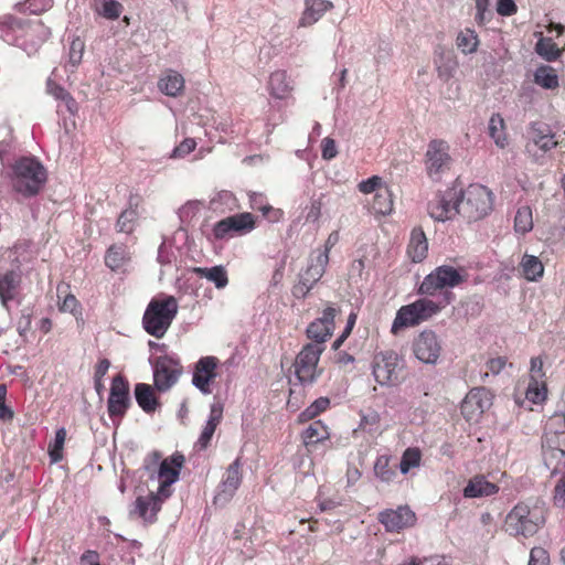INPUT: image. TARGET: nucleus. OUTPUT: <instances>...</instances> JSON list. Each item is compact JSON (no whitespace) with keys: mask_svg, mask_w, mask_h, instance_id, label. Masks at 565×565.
Instances as JSON below:
<instances>
[{"mask_svg":"<svg viewBox=\"0 0 565 565\" xmlns=\"http://www.w3.org/2000/svg\"><path fill=\"white\" fill-rule=\"evenodd\" d=\"M178 310V300L173 296L160 295L152 298L142 317L145 331L157 339L163 338L177 317Z\"/></svg>","mask_w":565,"mask_h":565,"instance_id":"1","label":"nucleus"},{"mask_svg":"<svg viewBox=\"0 0 565 565\" xmlns=\"http://www.w3.org/2000/svg\"><path fill=\"white\" fill-rule=\"evenodd\" d=\"M47 179L46 170L35 158L23 157L12 167V186L23 196H33L40 192Z\"/></svg>","mask_w":565,"mask_h":565,"instance_id":"2","label":"nucleus"},{"mask_svg":"<svg viewBox=\"0 0 565 565\" xmlns=\"http://www.w3.org/2000/svg\"><path fill=\"white\" fill-rule=\"evenodd\" d=\"M457 209L459 215L468 222L482 220L493 209V194L484 185L470 184L467 189L459 190Z\"/></svg>","mask_w":565,"mask_h":565,"instance_id":"3","label":"nucleus"},{"mask_svg":"<svg viewBox=\"0 0 565 565\" xmlns=\"http://www.w3.org/2000/svg\"><path fill=\"white\" fill-rule=\"evenodd\" d=\"M440 311V307L428 298H419L409 305L402 306L395 316L391 331L394 334L405 328L418 326Z\"/></svg>","mask_w":565,"mask_h":565,"instance_id":"4","label":"nucleus"},{"mask_svg":"<svg viewBox=\"0 0 565 565\" xmlns=\"http://www.w3.org/2000/svg\"><path fill=\"white\" fill-rule=\"evenodd\" d=\"M544 523L539 509H531L524 503L516 504L505 518V531L514 536L534 535Z\"/></svg>","mask_w":565,"mask_h":565,"instance_id":"5","label":"nucleus"},{"mask_svg":"<svg viewBox=\"0 0 565 565\" xmlns=\"http://www.w3.org/2000/svg\"><path fill=\"white\" fill-rule=\"evenodd\" d=\"M323 351L324 345L308 343L297 354L294 362V372L300 384H313L321 375L322 369L318 366V363Z\"/></svg>","mask_w":565,"mask_h":565,"instance_id":"6","label":"nucleus"},{"mask_svg":"<svg viewBox=\"0 0 565 565\" xmlns=\"http://www.w3.org/2000/svg\"><path fill=\"white\" fill-rule=\"evenodd\" d=\"M466 280L463 270L452 266L441 265L424 277L419 285L418 294L435 296L444 289H451Z\"/></svg>","mask_w":565,"mask_h":565,"instance_id":"7","label":"nucleus"},{"mask_svg":"<svg viewBox=\"0 0 565 565\" xmlns=\"http://www.w3.org/2000/svg\"><path fill=\"white\" fill-rule=\"evenodd\" d=\"M256 227L255 217L249 212H243L224 217L216 222L212 228V236L216 241H227L235 236H243Z\"/></svg>","mask_w":565,"mask_h":565,"instance_id":"8","label":"nucleus"},{"mask_svg":"<svg viewBox=\"0 0 565 565\" xmlns=\"http://www.w3.org/2000/svg\"><path fill=\"white\" fill-rule=\"evenodd\" d=\"M402 367V362L396 352L384 351L374 356L372 373L380 385L391 386L398 383Z\"/></svg>","mask_w":565,"mask_h":565,"instance_id":"9","label":"nucleus"},{"mask_svg":"<svg viewBox=\"0 0 565 565\" xmlns=\"http://www.w3.org/2000/svg\"><path fill=\"white\" fill-rule=\"evenodd\" d=\"M329 257L326 253L312 252L309 256L308 266L299 275V281L294 287V295L298 298H305L315 285L322 278Z\"/></svg>","mask_w":565,"mask_h":565,"instance_id":"10","label":"nucleus"},{"mask_svg":"<svg viewBox=\"0 0 565 565\" xmlns=\"http://www.w3.org/2000/svg\"><path fill=\"white\" fill-rule=\"evenodd\" d=\"M183 463L184 456L175 452L161 460L158 470L150 475L151 479L157 478L159 481L157 492L161 499H168L172 494L170 487L179 480Z\"/></svg>","mask_w":565,"mask_h":565,"instance_id":"11","label":"nucleus"},{"mask_svg":"<svg viewBox=\"0 0 565 565\" xmlns=\"http://www.w3.org/2000/svg\"><path fill=\"white\" fill-rule=\"evenodd\" d=\"M459 202V190L448 188L437 192L427 205L428 215L437 222H446L459 214L457 203Z\"/></svg>","mask_w":565,"mask_h":565,"instance_id":"12","label":"nucleus"},{"mask_svg":"<svg viewBox=\"0 0 565 565\" xmlns=\"http://www.w3.org/2000/svg\"><path fill=\"white\" fill-rule=\"evenodd\" d=\"M492 405V395L486 387L472 388L461 403V414L466 420L477 423Z\"/></svg>","mask_w":565,"mask_h":565,"instance_id":"13","label":"nucleus"},{"mask_svg":"<svg viewBox=\"0 0 565 565\" xmlns=\"http://www.w3.org/2000/svg\"><path fill=\"white\" fill-rule=\"evenodd\" d=\"M449 146L443 140H431L426 151V170L430 178L438 179L449 169Z\"/></svg>","mask_w":565,"mask_h":565,"instance_id":"14","label":"nucleus"},{"mask_svg":"<svg viewBox=\"0 0 565 565\" xmlns=\"http://www.w3.org/2000/svg\"><path fill=\"white\" fill-rule=\"evenodd\" d=\"M4 263V259L0 257V302L2 307L8 309L10 302H21V275L19 270L6 268Z\"/></svg>","mask_w":565,"mask_h":565,"instance_id":"15","label":"nucleus"},{"mask_svg":"<svg viewBox=\"0 0 565 565\" xmlns=\"http://www.w3.org/2000/svg\"><path fill=\"white\" fill-rule=\"evenodd\" d=\"M218 359L212 355L201 358L195 364L192 374V385L202 394L212 393V383L217 377Z\"/></svg>","mask_w":565,"mask_h":565,"instance_id":"16","label":"nucleus"},{"mask_svg":"<svg viewBox=\"0 0 565 565\" xmlns=\"http://www.w3.org/2000/svg\"><path fill=\"white\" fill-rule=\"evenodd\" d=\"M413 351L420 362L435 364L441 353V343L434 331L425 330L415 338Z\"/></svg>","mask_w":565,"mask_h":565,"instance_id":"17","label":"nucleus"},{"mask_svg":"<svg viewBox=\"0 0 565 565\" xmlns=\"http://www.w3.org/2000/svg\"><path fill=\"white\" fill-rule=\"evenodd\" d=\"M130 404L127 381L117 375L113 379L107 408L110 417L122 416Z\"/></svg>","mask_w":565,"mask_h":565,"instance_id":"18","label":"nucleus"},{"mask_svg":"<svg viewBox=\"0 0 565 565\" xmlns=\"http://www.w3.org/2000/svg\"><path fill=\"white\" fill-rule=\"evenodd\" d=\"M544 379L545 373L543 371L542 359L539 356L532 358L530 365V381L525 392V396L530 402L539 404L545 401L547 390Z\"/></svg>","mask_w":565,"mask_h":565,"instance_id":"19","label":"nucleus"},{"mask_svg":"<svg viewBox=\"0 0 565 565\" xmlns=\"http://www.w3.org/2000/svg\"><path fill=\"white\" fill-rule=\"evenodd\" d=\"M338 310L328 306L323 311L322 316L312 321L307 328L308 338L312 339L313 343H323L332 335L334 330V318Z\"/></svg>","mask_w":565,"mask_h":565,"instance_id":"20","label":"nucleus"},{"mask_svg":"<svg viewBox=\"0 0 565 565\" xmlns=\"http://www.w3.org/2000/svg\"><path fill=\"white\" fill-rule=\"evenodd\" d=\"M241 467L242 465L238 458L228 466L214 497L215 503L224 504L234 497L242 483Z\"/></svg>","mask_w":565,"mask_h":565,"instance_id":"21","label":"nucleus"},{"mask_svg":"<svg viewBox=\"0 0 565 565\" xmlns=\"http://www.w3.org/2000/svg\"><path fill=\"white\" fill-rule=\"evenodd\" d=\"M180 369L178 364L167 358L159 356L153 365V381L159 391H168L174 385L180 376Z\"/></svg>","mask_w":565,"mask_h":565,"instance_id":"22","label":"nucleus"},{"mask_svg":"<svg viewBox=\"0 0 565 565\" xmlns=\"http://www.w3.org/2000/svg\"><path fill=\"white\" fill-rule=\"evenodd\" d=\"M379 519L388 532H399L414 525L416 521L415 513L408 507L385 510L380 513Z\"/></svg>","mask_w":565,"mask_h":565,"instance_id":"23","label":"nucleus"},{"mask_svg":"<svg viewBox=\"0 0 565 565\" xmlns=\"http://www.w3.org/2000/svg\"><path fill=\"white\" fill-rule=\"evenodd\" d=\"M433 63L438 78L443 82H448L452 78L458 68V61L455 54L441 46L434 51Z\"/></svg>","mask_w":565,"mask_h":565,"instance_id":"24","label":"nucleus"},{"mask_svg":"<svg viewBox=\"0 0 565 565\" xmlns=\"http://www.w3.org/2000/svg\"><path fill=\"white\" fill-rule=\"evenodd\" d=\"M530 142L527 150L531 152L532 147L539 148L542 152H547L557 146L555 136L547 125L535 122L531 126Z\"/></svg>","mask_w":565,"mask_h":565,"instance_id":"25","label":"nucleus"},{"mask_svg":"<svg viewBox=\"0 0 565 565\" xmlns=\"http://www.w3.org/2000/svg\"><path fill=\"white\" fill-rule=\"evenodd\" d=\"M269 95L276 99H287L294 90L292 81L284 70H277L270 73L267 84Z\"/></svg>","mask_w":565,"mask_h":565,"instance_id":"26","label":"nucleus"},{"mask_svg":"<svg viewBox=\"0 0 565 565\" xmlns=\"http://www.w3.org/2000/svg\"><path fill=\"white\" fill-rule=\"evenodd\" d=\"M565 448V418L557 416L552 418L545 429L542 449Z\"/></svg>","mask_w":565,"mask_h":565,"instance_id":"27","label":"nucleus"},{"mask_svg":"<svg viewBox=\"0 0 565 565\" xmlns=\"http://www.w3.org/2000/svg\"><path fill=\"white\" fill-rule=\"evenodd\" d=\"M164 500L159 497L158 492H151L146 497H138L135 503V513L146 522H153Z\"/></svg>","mask_w":565,"mask_h":565,"instance_id":"28","label":"nucleus"},{"mask_svg":"<svg viewBox=\"0 0 565 565\" xmlns=\"http://www.w3.org/2000/svg\"><path fill=\"white\" fill-rule=\"evenodd\" d=\"M332 8L333 3L328 0H306L305 10L299 20V26L306 28L315 24Z\"/></svg>","mask_w":565,"mask_h":565,"instance_id":"29","label":"nucleus"},{"mask_svg":"<svg viewBox=\"0 0 565 565\" xmlns=\"http://www.w3.org/2000/svg\"><path fill=\"white\" fill-rule=\"evenodd\" d=\"M184 77L174 70H167L158 81V88L170 97L179 96L184 89Z\"/></svg>","mask_w":565,"mask_h":565,"instance_id":"30","label":"nucleus"},{"mask_svg":"<svg viewBox=\"0 0 565 565\" xmlns=\"http://www.w3.org/2000/svg\"><path fill=\"white\" fill-rule=\"evenodd\" d=\"M499 487L486 479L484 476H475L463 489L465 498H482L495 494Z\"/></svg>","mask_w":565,"mask_h":565,"instance_id":"31","label":"nucleus"},{"mask_svg":"<svg viewBox=\"0 0 565 565\" xmlns=\"http://www.w3.org/2000/svg\"><path fill=\"white\" fill-rule=\"evenodd\" d=\"M428 253V241L420 227H415L409 237L407 254L414 263L423 262Z\"/></svg>","mask_w":565,"mask_h":565,"instance_id":"32","label":"nucleus"},{"mask_svg":"<svg viewBox=\"0 0 565 565\" xmlns=\"http://www.w3.org/2000/svg\"><path fill=\"white\" fill-rule=\"evenodd\" d=\"M223 417V405L221 403H213L210 408V415L202 433L198 439V444L201 448H206L210 444L216 427L221 423Z\"/></svg>","mask_w":565,"mask_h":565,"instance_id":"33","label":"nucleus"},{"mask_svg":"<svg viewBox=\"0 0 565 565\" xmlns=\"http://www.w3.org/2000/svg\"><path fill=\"white\" fill-rule=\"evenodd\" d=\"M525 280L539 281L544 275V265L537 256L524 254L519 264Z\"/></svg>","mask_w":565,"mask_h":565,"instance_id":"34","label":"nucleus"},{"mask_svg":"<svg viewBox=\"0 0 565 565\" xmlns=\"http://www.w3.org/2000/svg\"><path fill=\"white\" fill-rule=\"evenodd\" d=\"M488 134L498 148L504 149L508 147L509 138L507 135V126L500 114L491 115L488 122Z\"/></svg>","mask_w":565,"mask_h":565,"instance_id":"35","label":"nucleus"},{"mask_svg":"<svg viewBox=\"0 0 565 565\" xmlns=\"http://www.w3.org/2000/svg\"><path fill=\"white\" fill-rule=\"evenodd\" d=\"M249 203L252 209L259 211L264 217L273 223L279 222L284 215L280 209H275L269 205L262 193H250Z\"/></svg>","mask_w":565,"mask_h":565,"instance_id":"36","label":"nucleus"},{"mask_svg":"<svg viewBox=\"0 0 565 565\" xmlns=\"http://www.w3.org/2000/svg\"><path fill=\"white\" fill-rule=\"evenodd\" d=\"M211 209L217 213H228L238 209L235 195L226 190L217 192L210 201Z\"/></svg>","mask_w":565,"mask_h":565,"instance_id":"37","label":"nucleus"},{"mask_svg":"<svg viewBox=\"0 0 565 565\" xmlns=\"http://www.w3.org/2000/svg\"><path fill=\"white\" fill-rule=\"evenodd\" d=\"M534 83L544 89H555L559 86L558 75L550 65H540L533 74Z\"/></svg>","mask_w":565,"mask_h":565,"instance_id":"38","label":"nucleus"},{"mask_svg":"<svg viewBox=\"0 0 565 565\" xmlns=\"http://www.w3.org/2000/svg\"><path fill=\"white\" fill-rule=\"evenodd\" d=\"M194 271L202 278L213 282L217 289H223L228 284V277L226 269L218 265L213 267H198Z\"/></svg>","mask_w":565,"mask_h":565,"instance_id":"39","label":"nucleus"},{"mask_svg":"<svg viewBox=\"0 0 565 565\" xmlns=\"http://www.w3.org/2000/svg\"><path fill=\"white\" fill-rule=\"evenodd\" d=\"M135 397L137 404L146 413H151L156 409L158 402L154 397L153 391L150 385L138 383L135 386Z\"/></svg>","mask_w":565,"mask_h":565,"instance_id":"40","label":"nucleus"},{"mask_svg":"<svg viewBox=\"0 0 565 565\" xmlns=\"http://www.w3.org/2000/svg\"><path fill=\"white\" fill-rule=\"evenodd\" d=\"M535 52L546 62H554L562 56L564 49H558L551 38L541 36L535 44Z\"/></svg>","mask_w":565,"mask_h":565,"instance_id":"41","label":"nucleus"},{"mask_svg":"<svg viewBox=\"0 0 565 565\" xmlns=\"http://www.w3.org/2000/svg\"><path fill=\"white\" fill-rule=\"evenodd\" d=\"M393 193L388 185L374 195L372 209L380 215H390L393 212Z\"/></svg>","mask_w":565,"mask_h":565,"instance_id":"42","label":"nucleus"},{"mask_svg":"<svg viewBox=\"0 0 565 565\" xmlns=\"http://www.w3.org/2000/svg\"><path fill=\"white\" fill-rule=\"evenodd\" d=\"M456 45L462 54H472L477 52L479 46L478 34L469 28L461 30L457 35Z\"/></svg>","mask_w":565,"mask_h":565,"instance_id":"43","label":"nucleus"},{"mask_svg":"<svg viewBox=\"0 0 565 565\" xmlns=\"http://www.w3.org/2000/svg\"><path fill=\"white\" fill-rule=\"evenodd\" d=\"M46 90L56 100H61L65 105L68 113H76L77 105L75 99L62 86L57 85L51 78H49L46 82Z\"/></svg>","mask_w":565,"mask_h":565,"instance_id":"44","label":"nucleus"},{"mask_svg":"<svg viewBox=\"0 0 565 565\" xmlns=\"http://www.w3.org/2000/svg\"><path fill=\"white\" fill-rule=\"evenodd\" d=\"M128 260L129 253L122 245L110 246L105 256V263L111 270L121 268Z\"/></svg>","mask_w":565,"mask_h":565,"instance_id":"45","label":"nucleus"},{"mask_svg":"<svg viewBox=\"0 0 565 565\" xmlns=\"http://www.w3.org/2000/svg\"><path fill=\"white\" fill-rule=\"evenodd\" d=\"M543 460L547 469L558 472L565 467V448L543 449Z\"/></svg>","mask_w":565,"mask_h":565,"instance_id":"46","label":"nucleus"},{"mask_svg":"<svg viewBox=\"0 0 565 565\" xmlns=\"http://www.w3.org/2000/svg\"><path fill=\"white\" fill-rule=\"evenodd\" d=\"M329 438L328 427L320 420H316L309 425L303 431V440L308 444H316Z\"/></svg>","mask_w":565,"mask_h":565,"instance_id":"47","label":"nucleus"},{"mask_svg":"<svg viewBox=\"0 0 565 565\" xmlns=\"http://www.w3.org/2000/svg\"><path fill=\"white\" fill-rule=\"evenodd\" d=\"M533 228L532 210L529 206H521L514 217V230L516 233L526 234Z\"/></svg>","mask_w":565,"mask_h":565,"instance_id":"48","label":"nucleus"},{"mask_svg":"<svg viewBox=\"0 0 565 565\" xmlns=\"http://www.w3.org/2000/svg\"><path fill=\"white\" fill-rule=\"evenodd\" d=\"M422 454L418 448H407L401 459L399 469L403 475H406L412 468L419 466Z\"/></svg>","mask_w":565,"mask_h":565,"instance_id":"49","label":"nucleus"},{"mask_svg":"<svg viewBox=\"0 0 565 565\" xmlns=\"http://www.w3.org/2000/svg\"><path fill=\"white\" fill-rule=\"evenodd\" d=\"M329 405L330 401L328 397H319L299 415V418L301 422L312 419L320 413L324 412Z\"/></svg>","mask_w":565,"mask_h":565,"instance_id":"50","label":"nucleus"},{"mask_svg":"<svg viewBox=\"0 0 565 565\" xmlns=\"http://www.w3.org/2000/svg\"><path fill=\"white\" fill-rule=\"evenodd\" d=\"M380 422V414L374 409H369L361 414L360 428L369 433H379Z\"/></svg>","mask_w":565,"mask_h":565,"instance_id":"51","label":"nucleus"},{"mask_svg":"<svg viewBox=\"0 0 565 565\" xmlns=\"http://www.w3.org/2000/svg\"><path fill=\"white\" fill-rule=\"evenodd\" d=\"M386 182L380 175H372L366 180H362L358 184V190L363 194H376L386 186Z\"/></svg>","mask_w":565,"mask_h":565,"instance_id":"52","label":"nucleus"},{"mask_svg":"<svg viewBox=\"0 0 565 565\" xmlns=\"http://www.w3.org/2000/svg\"><path fill=\"white\" fill-rule=\"evenodd\" d=\"M137 220L136 210L128 209L121 212L117 221V230L121 233H131L135 228V223Z\"/></svg>","mask_w":565,"mask_h":565,"instance_id":"53","label":"nucleus"},{"mask_svg":"<svg viewBox=\"0 0 565 565\" xmlns=\"http://www.w3.org/2000/svg\"><path fill=\"white\" fill-rule=\"evenodd\" d=\"M66 437V430L64 428H60L56 430L55 439L52 445L49 447V454L52 462H58L62 459V449L64 446Z\"/></svg>","mask_w":565,"mask_h":565,"instance_id":"54","label":"nucleus"},{"mask_svg":"<svg viewBox=\"0 0 565 565\" xmlns=\"http://www.w3.org/2000/svg\"><path fill=\"white\" fill-rule=\"evenodd\" d=\"M122 7L116 0H103L98 13L108 20H116L119 18Z\"/></svg>","mask_w":565,"mask_h":565,"instance_id":"55","label":"nucleus"},{"mask_svg":"<svg viewBox=\"0 0 565 565\" xmlns=\"http://www.w3.org/2000/svg\"><path fill=\"white\" fill-rule=\"evenodd\" d=\"M84 50V41L79 38H76L71 42L68 52V63L73 68H75L82 62Z\"/></svg>","mask_w":565,"mask_h":565,"instance_id":"56","label":"nucleus"},{"mask_svg":"<svg viewBox=\"0 0 565 565\" xmlns=\"http://www.w3.org/2000/svg\"><path fill=\"white\" fill-rule=\"evenodd\" d=\"M374 472L376 477L384 482L391 481L395 476V472L388 468V459L386 457H380L376 459Z\"/></svg>","mask_w":565,"mask_h":565,"instance_id":"57","label":"nucleus"},{"mask_svg":"<svg viewBox=\"0 0 565 565\" xmlns=\"http://www.w3.org/2000/svg\"><path fill=\"white\" fill-rule=\"evenodd\" d=\"M196 147V141L193 138H185L179 146H177L170 158L172 159H181L191 153Z\"/></svg>","mask_w":565,"mask_h":565,"instance_id":"58","label":"nucleus"},{"mask_svg":"<svg viewBox=\"0 0 565 565\" xmlns=\"http://www.w3.org/2000/svg\"><path fill=\"white\" fill-rule=\"evenodd\" d=\"M527 565H550V555L547 551L541 546H535L530 552Z\"/></svg>","mask_w":565,"mask_h":565,"instance_id":"59","label":"nucleus"},{"mask_svg":"<svg viewBox=\"0 0 565 565\" xmlns=\"http://www.w3.org/2000/svg\"><path fill=\"white\" fill-rule=\"evenodd\" d=\"M52 0H26L24 10L33 14H40L52 7Z\"/></svg>","mask_w":565,"mask_h":565,"instance_id":"60","label":"nucleus"},{"mask_svg":"<svg viewBox=\"0 0 565 565\" xmlns=\"http://www.w3.org/2000/svg\"><path fill=\"white\" fill-rule=\"evenodd\" d=\"M321 156L324 160H332L338 156V148L335 141L332 138L326 137L322 139Z\"/></svg>","mask_w":565,"mask_h":565,"instance_id":"61","label":"nucleus"},{"mask_svg":"<svg viewBox=\"0 0 565 565\" xmlns=\"http://www.w3.org/2000/svg\"><path fill=\"white\" fill-rule=\"evenodd\" d=\"M507 363L508 361L504 356H497L488 360L486 363L488 372H486L483 376L487 377L489 373L493 375L500 374L501 371L507 366Z\"/></svg>","mask_w":565,"mask_h":565,"instance_id":"62","label":"nucleus"},{"mask_svg":"<svg viewBox=\"0 0 565 565\" xmlns=\"http://www.w3.org/2000/svg\"><path fill=\"white\" fill-rule=\"evenodd\" d=\"M491 0H476V21L479 24H484L490 15L489 7H490Z\"/></svg>","mask_w":565,"mask_h":565,"instance_id":"63","label":"nucleus"},{"mask_svg":"<svg viewBox=\"0 0 565 565\" xmlns=\"http://www.w3.org/2000/svg\"><path fill=\"white\" fill-rule=\"evenodd\" d=\"M554 502L558 507L565 504V476H563L555 486Z\"/></svg>","mask_w":565,"mask_h":565,"instance_id":"64","label":"nucleus"}]
</instances>
